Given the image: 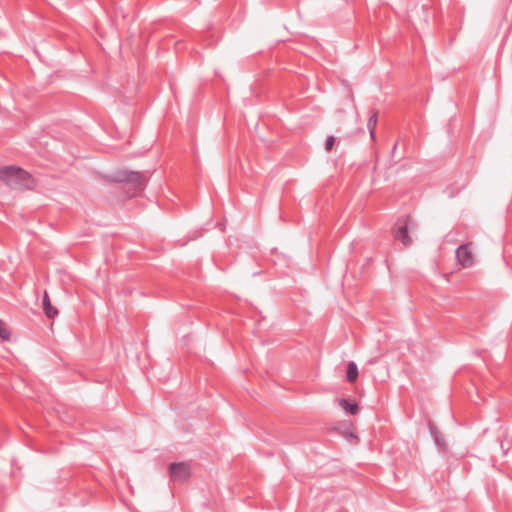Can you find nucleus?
I'll use <instances>...</instances> for the list:
<instances>
[{
    "label": "nucleus",
    "mask_w": 512,
    "mask_h": 512,
    "mask_svg": "<svg viewBox=\"0 0 512 512\" xmlns=\"http://www.w3.org/2000/svg\"><path fill=\"white\" fill-rule=\"evenodd\" d=\"M339 406L350 414L354 415L358 411V405L355 402H349L346 399L338 400Z\"/></svg>",
    "instance_id": "obj_7"
},
{
    "label": "nucleus",
    "mask_w": 512,
    "mask_h": 512,
    "mask_svg": "<svg viewBox=\"0 0 512 512\" xmlns=\"http://www.w3.org/2000/svg\"><path fill=\"white\" fill-rule=\"evenodd\" d=\"M100 179H101V180H103V181H105V182H109V181H111V179H110L108 176H106V175H100V174L98 173V181H99Z\"/></svg>",
    "instance_id": "obj_12"
},
{
    "label": "nucleus",
    "mask_w": 512,
    "mask_h": 512,
    "mask_svg": "<svg viewBox=\"0 0 512 512\" xmlns=\"http://www.w3.org/2000/svg\"><path fill=\"white\" fill-rule=\"evenodd\" d=\"M377 125V113L374 112L371 114L370 118L368 119V122H367V127L369 129V132H370V136L372 139H374V136H375V127Z\"/></svg>",
    "instance_id": "obj_9"
},
{
    "label": "nucleus",
    "mask_w": 512,
    "mask_h": 512,
    "mask_svg": "<svg viewBox=\"0 0 512 512\" xmlns=\"http://www.w3.org/2000/svg\"><path fill=\"white\" fill-rule=\"evenodd\" d=\"M0 180L14 189H32L34 180L23 169L8 166L0 169Z\"/></svg>",
    "instance_id": "obj_2"
},
{
    "label": "nucleus",
    "mask_w": 512,
    "mask_h": 512,
    "mask_svg": "<svg viewBox=\"0 0 512 512\" xmlns=\"http://www.w3.org/2000/svg\"><path fill=\"white\" fill-rule=\"evenodd\" d=\"M43 311L48 318H54L58 311L51 305L50 298L47 292L43 295Z\"/></svg>",
    "instance_id": "obj_6"
},
{
    "label": "nucleus",
    "mask_w": 512,
    "mask_h": 512,
    "mask_svg": "<svg viewBox=\"0 0 512 512\" xmlns=\"http://www.w3.org/2000/svg\"><path fill=\"white\" fill-rule=\"evenodd\" d=\"M358 377V367L354 362H350L347 367V380L354 382Z\"/></svg>",
    "instance_id": "obj_8"
},
{
    "label": "nucleus",
    "mask_w": 512,
    "mask_h": 512,
    "mask_svg": "<svg viewBox=\"0 0 512 512\" xmlns=\"http://www.w3.org/2000/svg\"><path fill=\"white\" fill-rule=\"evenodd\" d=\"M0 338L2 340H8L10 338V332L2 320H0Z\"/></svg>",
    "instance_id": "obj_10"
},
{
    "label": "nucleus",
    "mask_w": 512,
    "mask_h": 512,
    "mask_svg": "<svg viewBox=\"0 0 512 512\" xmlns=\"http://www.w3.org/2000/svg\"><path fill=\"white\" fill-rule=\"evenodd\" d=\"M170 477L174 482H184L190 477V466L187 463H172L169 467Z\"/></svg>",
    "instance_id": "obj_4"
},
{
    "label": "nucleus",
    "mask_w": 512,
    "mask_h": 512,
    "mask_svg": "<svg viewBox=\"0 0 512 512\" xmlns=\"http://www.w3.org/2000/svg\"><path fill=\"white\" fill-rule=\"evenodd\" d=\"M148 175L135 171H119L112 179L123 184L128 197L138 196L146 187Z\"/></svg>",
    "instance_id": "obj_1"
},
{
    "label": "nucleus",
    "mask_w": 512,
    "mask_h": 512,
    "mask_svg": "<svg viewBox=\"0 0 512 512\" xmlns=\"http://www.w3.org/2000/svg\"><path fill=\"white\" fill-rule=\"evenodd\" d=\"M410 219L408 217L400 218L394 225L393 234L396 240H400L405 246L411 243V239L408 236V227Z\"/></svg>",
    "instance_id": "obj_3"
},
{
    "label": "nucleus",
    "mask_w": 512,
    "mask_h": 512,
    "mask_svg": "<svg viewBox=\"0 0 512 512\" xmlns=\"http://www.w3.org/2000/svg\"><path fill=\"white\" fill-rule=\"evenodd\" d=\"M334 143H335V138L333 136H329L325 143V149L327 151H330L333 148Z\"/></svg>",
    "instance_id": "obj_11"
},
{
    "label": "nucleus",
    "mask_w": 512,
    "mask_h": 512,
    "mask_svg": "<svg viewBox=\"0 0 512 512\" xmlns=\"http://www.w3.org/2000/svg\"><path fill=\"white\" fill-rule=\"evenodd\" d=\"M456 257L463 267H470L473 265V255L470 250V244H464L457 248Z\"/></svg>",
    "instance_id": "obj_5"
}]
</instances>
